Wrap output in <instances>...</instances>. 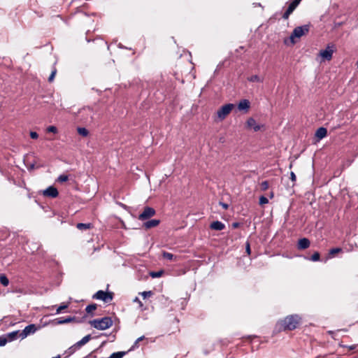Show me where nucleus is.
Masks as SVG:
<instances>
[{"mask_svg":"<svg viewBox=\"0 0 358 358\" xmlns=\"http://www.w3.org/2000/svg\"><path fill=\"white\" fill-rule=\"evenodd\" d=\"M37 331V327L34 324H31L25 327V328L20 332L19 337L21 339L27 338L31 334H34Z\"/></svg>","mask_w":358,"mask_h":358,"instance_id":"7","label":"nucleus"},{"mask_svg":"<svg viewBox=\"0 0 358 358\" xmlns=\"http://www.w3.org/2000/svg\"><path fill=\"white\" fill-rule=\"evenodd\" d=\"M342 250H343L341 248H333L330 249L329 251V258L333 257L336 254L341 252Z\"/></svg>","mask_w":358,"mask_h":358,"instance_id":"20","label":"nucleus"},{"mask_svg":"<svg viewBox=\"0 0 358 358\" xmlns=\"http://www.w3.org/2000/svg\"><path fill=\"white\" fill-rule=\"evenodd\" d=\"M140 294L143 297V299H146L147 297L152 296L153 292L152 291H144L141 292Z\"/></svg>","mask_w":358,"mask_h":358,"instance_id":"31","label":"nucleus"},{"mask_svg":"<svg viewBox=\"0 0 358 358\" xmlns=\"http://www.w3.org/2000/svg\"><path fill=\"white\" fill-rule=\"evenodd\" d=\"M67 308H68L67 304H62L57 308L56 313L59 314L62 312V310H63Z\"/></svg>","mask_w":358,"mask_h":358,"instance_id":"33","label":"nucleus"},{"mask_svg":"<svg viewBox=\"0 0 358 358\" xmlns=\"http://www.w3.org/2000/svg\"><path fill=\"white\" fill-rule=\"evenodd\" d=\"M162 256L164 259L168 260H172L174 257V255L172 253L164 251L162 252Z\"/></svg>","mask_w":358,"mask_h":358,"instance_id":"27","label":"nucleus"},{"mask_svg":"<svg viewBox=\"0 0 358 358\" xmlns=\"http://www.w3.org/2000/svg\"><path fill=\"white\" fill-rule=\"evenodd\" d=\"M245 252L248 255L251 254L250 243L249 241L245 243Z\"/></svg>","mask_w":358,"mask_h":358,"instance_id":"39","label":"nucleus"},{"mask_svg":"<svg viewBox=\"0 0 358 358\" xmlns=\"http://www.w3.org/2000/svg\"><path fill=\"white\" fill-rule=\"evenodd\" d=\"M8 343L4 335L0 336V346H4Z\"/></svg>","mask_w":358,"mask_h":358,"instance_id":"36","label":"nucleus"},{"mask_svg":"<svg viewBox=\"0 0 358 358\" xmlns=\"http://www.w3.org/2000/svg\"><path fill=\"white\" fill-rule=\"evenodd\" d=\"M234 108L233 103H227L221 106L217 111V115L220 120H224Z\"/></svg>","mask_w":358,"mask_h":358,"instance_id":"4","label":"nucleus"},{"mask_svg":"<svg viewBox=\"0 0 358 358\" xmlns=\"http://www.w3.org/2000/svg\"><path fill=\"white\" fill-rule=\"evenodd\" d=\"M268 186H269V185H268V181H266V180L263 181V182H262V183H261V188H262V190H264H264H266V189L268 188Z\"/></svg>","mask_w":358,"mask_h":358,"instance_id":"37","label":"nucleus"},{"mask_svg":"<svg viewBox=\"0 0 358 358\" xmlns=\"http://www.w3.org/2000/svg\"><path fill=\"white\" fill-rule=\"evenodd\" d=\"M57 73V70L55 68L52 71V73L50 75L49 78H48V81L50 83L52 82L54 78H55V74Z\"/></svg>","mask_w":358,"mask_h":358,"instance_id":"35","label":"nucleus"},{"mask_svg":"<svg viewBox=\"0 0 358 358\" xmlns=\"http://www.w3.org/2000/svg\"><path fill=\"white\" fill-rule=\"evenodd\" d=\"M250 103L248 99H242L238 104V109L239 110L248 111L250 108Z\"/></svg>","mask_w":358,"mask_h":358,"instance_id":"13","label":"nucleus"},{"mask_svg":"<svg viewBox=\"0 0 358 358\" xmlns=\"http://www.w3.org/2000/svg\"><path fill=\"white\" fill-rule=\"evenodd\" d=\"M320 253L318 252H315L310 258H308V259H309L312 262H317L320 260Z\"/></svg>","mask_w":358,"mask_h":358,"instance_id":"26","label":"nucleus"},{"mask_svg":"<svg viewBox=\"0 0 358 358\" xmlns=\"http://www.w3.org/2000/svg\"><path fill=\"white\" fill-rule=\"evenodd\" d=\"M219 204L225 210L228 209L229 205L226 203L220 201Z\"/></svg>","mask_w":358,"mask_h":358,"instance_id":"45","label":"nucleus"},{"mask_svg":"<svg viewBox=\"0 0 358 358\" xmlns=\"http://www.w3.org/2000/svg\"><path fill=\"white\" fill-rule=\"evenodd\" d=\"M20 334L19 330L14 331L6 334H4L5 337H6V340L8 342H11L16 340L19 337V334Z\"/></svg>","mask_w":358,"mask_h":358,"instance_id":"16","label":"nucleus"},{"mask_svg":"<svg viewBox=\"0 0 358 358\" xmlns=\"http://www.w3.org/2000/svg\"><path fill=\"white\" fill-rule=\"evenodd\" d=\"M47 131L48 132H51V133H53V134H56V133H57V128L55 126H49L47 128Z\"/></svg>","mask_w":358,"mask_h":358,"instance_id":"34","label":"nucleus"},{"mask_svg":"<svg viewBox=\"0 0 358 358\" xmlns=\"http://www.w3.org/2000/svg\"><path fill=\"white\" fill-rule=\"evenodd\" d=\"M327 135V129L325 127H320L315 132V136L319 139H322Z\"/></svg>","mask_w":358,"mask_h":358,"instance_id":"17","label":"nucleus"},{"mask_svg":"<svg viewBox=\"0 0 358 358\" xmlns=\"http://www.w3.org/2000/svg\"><path fill=\"white\" fill-rule=\"evenodd\" d=\"M75 317H67L66 318L60 317L57 319V323L59 324L69 323L73 320H75Z\"/></svg>","mask_w":358,"mask_h":358,"instance_id":"19","label":"nucleus"},{"mask_svg":"<svg viewBox=\"0 0 358 358\" xmlns=\"http://www.w3.org/2000/svg\"><path fill=\"white\" fill-rule=\"evenodd\" d=\"M91 338L92 337L90 334L84 336L80 341L76 343V347L80 348V347L86 344L91 339Z\"/></svg>","mask_w":358,"mask_h":358,"instance_id":"18","label":"nucleus"},{"mask_svg":"<svg viewBox=\"0 0 358 358\" xmlns=\"http://www.w3.org/2000/svg\"><path fill=\"white\" fill-rule=\"evenodd\" d=\"M117 203L121 206L122 208L124 209H127V206H126L125 204L122 203H120V202H117Z\"/></svg>","mask_w":358,"mask_h":358,"instance_id":"47","label":"nucleus"},{"mask_svg":"<svg viewBox=\"0 0 358 358\" xmlns=\"http://www.w3.org/2000/svg\"><path fill=\"white\" fill-rule=\"evenodd\" d=\"M162 273H163L162 271H157V272H151L150 275L152 278H159L162 275Z\"/></svg>","mask_w":358,"mask_h":358,"instance_id":"38","label":"nucleus"},{"mask_svg":"<svg viewBox=\"0 0 358 358\" xmlns=\"http://www.w3.org/2000/svg\"><path fill=\"white\" fill-rule=\"evenodd\" d=\"M0 282L3 286H8V284H9V280H8V278H7V276L6 275L1 274L0 275Z\"/></svg>","mask_w":358,"mask_h":358,"instance_id":"25","label":"nucleus"},{"mask_svg":"<svg viewBox=\"0 0 358 358\" xmlns=\"http://www.w3.org/2000/svg\"><path fill=\"white\" fill-rule=\"evenodd\" d=\"M96 304L95 303L90 304L86 307L85 311L87 313H90L92 310H95L96 309Z\"/></svg>","mask_w":358,"mask_h":358,"instance_id":"28","label":"nucleus"},{"mask_svg":"<svg viewBox=\"0 0 358 358\" xmlns=\"http://www.w3.org/2000/svg\"><path fill=\"white\" fill-rule=\"evenodd\" d=\"M144 339H145L144 336H142L138 338L136 340V341L134 342V343L133 344V345L131 347V348L129 349V351L134 350V349L138 348L139 347L138 343H140V341H141Z\"/></svg>","mask_w":358,"mask_h":358,"instance_id":"22","label":"nucleus"},{"mask_svg":"<svg viewBox=\"0 0 358 358\" xmlns=\"http://www.w3.org/2000/svg\"><path fill=\"white\" fill-rule=\"evenodd\" d=\"M90 325L99 330H106L113 325L110 317H104L101 319H94L89 322Z\"/></svg>","mask_w":358,"mask_h":358,"instance_id":"2","label":"nucleus"},{"mask_svg":"<svg viewBox=\"0 0 358 358\" xmlns=\"http://www.w3.org/2000/svg\"><path fill=\"white\" fill-rule=\"evenodd\" d=\"M78 133L82 136H87L89 134L88 130L85 127H78L77 129Z\"/></svg>","mask_w":358,"mask_h":358,"instance_id":"24","label":"nucleus"},{"mask_svg":"<svg viewBox=\"0 0 358 358\" xmlns=\"http://www.w3.org/2000/svg\"><path fill=\"white\" fill-rule=\"evenodd\" d=\"M52 358H61V356H60L59 355H58L57 356L54 357H52Z\"/></svg>","mask_w":358,"mask_h":358,"instance_id":"49","label":"nucleus"},{"mask_svg":"<svg viewBox=\"0 0 358 358\" xmlns=\"http://www.w3.org/2000/svg\"><path fill=\"white\" fill-rule=\"evenodd\" d=\"M310 242L307 238H302L299 240L297 248L299 250H305L310 246Z\"/></svg>","mask_w":358,"mask_h":358,"instance_id":"12","label":"nucleus"},{"mask_svg":"<svg viewBox=\"0 0 358 358\" xmlns=\"http://www.w3.org/2000/svg\"><path fill=\"white\" fill-rule=\"evenodd\" d=\"M156 213L155 210L150 206H145L143 212L138 215V220L144 221L154 216Z\"/></svg>","mask_w":358,"mask_h":358,"instance_id":"6","label":"nucleus"},{"mask_svg":"<svg viewBox=\"0 0 358 358\" xmlns=\"http://www.w3.org/2000/svg\"><path fill=\"white\" fill-rule=\"evenodd\" d=\"M268 203V199L266 196H261L259 197V204L260 205L266 204Z\"/></svg>","mask_w":358,"mask_h":358,"instance_id":"32","label":"nucleus"},{"mask_svg":"<svg viewBox=\"0 0 358 358\" xmlns=\"http://www.w3.org/2000/svg\"><path fill=\"white\" fill-rule=\"evenodd\" d=\"M43 194L50 198H56L59 194V192L54 186H49L43 191Z\"/></svg>","mask_w":358,"mask_h":358,"instance_id":"10","label":"nucleus"},{"mask_svg":"<svg viewBox=\"0 0 358 358\" xmlns=\"http://www.w3.org/2000/svg\"><path fill=\"white\" fill-rule=\"evenodd\" d=\"M91 227L90 223H78L77 224V228L80 230H86Z\"/></svg>","mask_w":358,"mask_h":358,"instance_id":"23","label":"nucleus"},{"mask_svg":"<svg viewBox=\"0 0 358 358\" xmlns=\"http://www.w3.org/2000/svg\"><path fill=\"white\" fill-rule=\"evenodd\" d=\"M309 24H304L294 28L290 35V40L292 43H295L294 38H300L307 34L309 31Z\"/></svg>","mask_w":358,"mask_h":358,"instance_id":"3","label":"nucleus"},{"mask_svg":"<svg viewBox=\"0 0 358 358\" xmlns=\"http://www.w3.org/2000/svg\"><path fill=\"white\" fill-rule=\"evenodd\" d=\"M246 123L248 127L253 129L255 131H258L261 129L262 126L257 124L256 120L253 117L248 118Z\"/></svg>","mask_w":358,"mask_h":358,"instance_id":"11","label":"nucleus"},{"mask_svg":"<svg viewBox=\"0 0 358 358\" xmlns=\"http://www.w3.org/2000/svg\"><path fill=\"white\" fill-rule=\"evenodd\" d=\"M126 352L120 351L112 353L109 358H122L126 355Z\"/></svg>","mask_w":358,"mask_h":358,"instance_id":"21","label":"nucleus"},{"mask_svg":"<svg viewBox=\"0 0 358 358\" xmlns=\"http://www.w3.org/2000/svg\"><path fill=\"white\" fill-rule=\"evenodd\" d=\"M301 0H294L290 3L287 9L282 15V18L287 20L289 18V15L292 13V12L296 9L298 5L300 3Z\"/></svg>","mask_w":358,"mask_h":358,"instance_id":"9","label":"nucleus"},{"mask_svg":"<svg viewBox=\"0 0 358 358\" xmlns=\"http://www.w3.org/2000/svg\"><path fill=\"white\" fill-rule=\"evenodd\" d=\"M78 349H79V348H76V343L72 345L71 347H70L68 350L69 354H73Z\"/></svg>","mask_w":358,"mask_h":358,"instance_id":"40","label":"nucleus"},{"mask_svg":"<svg viewBox=\"0 0 358 358\" xmlns=\"http://www.w3.org/2000/svg\"><path fill=\"white\" fill-rule=\"evenodd\" d=\"M341 346L343 348H348L350 350H353L357 348L358 345H342Z\"/></svg>","mask_w":358,"mask_h":358,"instance_id":"41","label":"nucleus"},{"mask_svg":"<svg viewBox=\"0 0 358 358\" xmlns=\"http://www.w3.org/2000/svg\"><path fill=\"white\" fill-rule=\"evenodd\" d=\"M250 82H262V80L257 75H253L248 78Z\"/></svg>","mask_w":358,"mask_h":358,"instance_id":"29","label":"nucleus"},{"mask_svg":"<svg viewBox=\"0 0 358 358\" xmlns=\"http://www.w3.org/2000/svg\"><path fill=\"white\" fill-rule=\"evenodd\" d=\"M133 301L135 302V303H138L140 307L143 306V303L141 301V300L138 299V297H137V296L135 297V299L133 300Z\"/></svg>","mask_w":358,"mask_h":358,"instance_id":"44","label":"nucleus"},{"mask_svg":"<svg viewBox=\"0 0 358 358\" xmlns=\"http://www.w3.org/2000/svg\"><path fill=\"white\" fill-rule=\"evenodd\" d=\"M334 45H328L326 49L320 52V55L325 60H331L334 53Z\"/></svg>","mask_w":358,"mask_h":358,"instance_id":"8","label":"nucleus"},{"mask_svg":"<svg viewBox=\"0 0 358 358\" xmlns=\"http://www.w3.org/2000/svg\"><path fill=\"white\" fill-rule=\"evenodd\" d=\"M290 179L292 182H295L296 180V176L292 171L290 173Z\"/></svg>","mask_w":358,"mask_h":358,"instance_id":"43","label":"nucleus"},{"mask_svg":"<svg viewBox=\"0 0 358 358\" xmlns=\"http://www.w3.org/2000/svg\"><path fill=\"white\" fill-rule=\"evenodd\" d=\"M160 223L159 220H150L143 223V227L146 229H151L158 226Z\"/></svg>","mask_w":358,"mask_h":358,"instance_id":"14","label":"nucleus"},{"mask_svg":"<svg viewBox=\"0 0 358 358\" xmlns=\"http://www.w3.org/2000/svg\"><path fill=\"white\" fill-rule=\"evenodd\" d=\"M30 137L33 139H37L38 137V134L36 131H31Z\"/></svg>","mask_w":358,"mask_h":358,"instance_id":"42","label":"nucleus"},{"mask_svg":"<svg viewBox=\"0 0 358 358\" xmlns=\"http://www.w3.org/2000/svg\"><path fill=\"white\" fill-rule=\"evenodd\" d=\"M69 180L67 175L62 174L57 178V181L60 182H66Z\"/></svg>","mask_w":358,"mask_h":358,"instance_id":"30","label":"nucleus"},{"mask_svg":"<svg viewBox=\"0 0 358 358\" xmlns=\"http://www.w3.org/2000/svg\"><path fill=\"white\" fill-rule=\"evenodd\" d=\"M34 168H35V165H34V164H31L29 165V166L28 167V170H29V171H31V170H33Z\"/></svg>","mask_w":358,"mask_h":358,"instance_id":"48","label":"nucleus"},{"mask_svg":"<svg viewBox=\"0 0 358 358\" xmlns=\"http://www.w3.org/2000/svg\"><path fill=\"white\" fill-rule=\"evenodd\" d=\"M302 322V318L298 314H293L279 320L275 327L277 332L293 331L297 329Z\"/></svg>","mask_w":358,"mask_h":358,"instance_id":"1","label":"nucleus"},{"mask_svg":"<svg viewBox=\"0 0 358 358\" xmlns=\"http://www.w3.org/2000/svg\"><path fill=\"white\" fill-rule=\"evenodd\" d=\"M241 226V223L240 222H233L231 224V227L234 228V229H236V228H238Z\"/></svg>","mask_w":358,"mask_h":358,"instance_id":"46","label":"nucleus"},{"mask_svg":"<svg viewBox=\"0 0 358 358\" xmlns=\"http://www.w3.org/2000/svg\"><path fill=\"white\" fill-rule=\"evenodd\" d=\"M210 228L211 229L216 230V231H222L225 228V224L224 223H222V222L217 220V221L213 222L210 224Z\"/></svg>","mask_w":358,"mask_h":358,"instance_id":"15","label":"nucleus"},{"mask_svg":"<svg viewBox=\"0 0 358 358\" xmlns=\"http://www.w3.org/2000/svg\"><path fill=\"white\" fill-rule=\"evenodd\" d=\"M113 295L114 294L112 292H104L103 290H99L93 295L92 298L101 300L105 303H108L113 300Z\"/></svg>","mask_w":358,"mask_h":358,"instance_id":"5","label":"nucleus"}]
</instances>
